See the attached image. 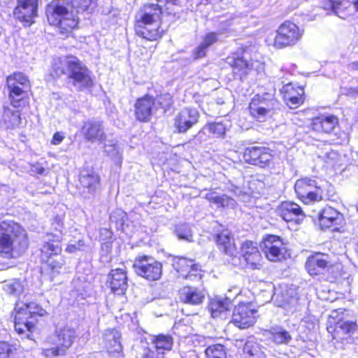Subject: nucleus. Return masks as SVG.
<instances>
[{
    "label": "nucleus",
    "mask_w": 358,
    "mask_h": 358,
    "mask_svg": "<svg viewBox=\"0 0 358 358\" xmlns=\"http://www.w3.org/2000/svg\"><path fill=\"white\" fill-rule=\"evenodd\" d=\"M45 314V310L34 301H17L10 314L14 331L22 339L33 340L38 331V318Z\"/></svg>",
    "instance_id": "f257e3e1"
},
{
    "label": "nucleus",
    "mask_w": 358,
    "mask_h": 358,
    "mask_svg": "<svg viewBox=\"0 0 358 358\" xmlns=\"http://www.w3.org/2000/svg\"><path fill=\"white\" fill-rule=\"evenodd\" d=\"M50 75L54 78L66 76L80 91L93 85L91 71L78 58L72 55L54 58Z\"/></svg>",
    "instance_id": "f03ea898"
},
{
    "label": "nucleus",
    "mask_w": 358,
    "mask_h": 358,
    "mask_svg": "<svg viewBox=\"0 0 358 358\" xmlns=\"http://www.w3.org/2000/svg\"><path fill=\"white\" fill-rule=\"evenodd\" d=\"M28 247V236L24 229L13 221L0 222V257L15 259Z\"/></svg>",
    "instance_id": "7ed1b4c3"
},
{
    "label": "nucleus",
    "mask_w": 358,
    "mask_h": 358,
    "mask_svg": "<svg viewBox=\"0 0 358 358\" xmlns=\"http://www.w3.org/2000/svg\"><path fill=\"white\" fill-rule=\"evenodd\" d=\"M45 240L38 249V259L42 268L52 275L59 273L65 265L62 255L63 238L61 236L47 233Z\"/></svg>",
    "instance_id": "20e7f679"
},
{
    "label": "nucleus",
    "mask_w": 358,
    "mask_h": 358,
    "mask_svg": "<svg viewBox=\"0 0 358 358\" xmlns=\"http://www.w3.org/2000/svg\"><path fill=\"white\" fill-rule=\"evenodd\" d=\"M162 13V7L158 4L145 5L136 15V34L149 41L160 38L163 31L159 29Z\"/></svg>",
    "instance_id": "39448f33"
},
{
    "label": "nucleus",
    "mask_w": 358,
    "mask_h": 358,
    "mask_svg": "<svg viewBox=\"0 0 358 358\" xmlns=\"http://www.w3.org/2000/svg\"><path fill=\"white\" fill-rule=\"evenodd\" d=\"M46 16L49 23L59 27L63 34L71 32L78 23L74 13L59 0H53L47 6Z\"/></svg>",
    "instance_id": "423d86ee"
},
{
    "label": "nucleus",
    "mask_w": 358,
    "mask_h": 358,
    "mask_svg": "<svg viewBox=\"0 0 358 358\" xmlns=\"http://www.w3.org/2000/svg\"><path fill=\"white\" fill-rule=\"evenodd\" d=\"M305 268L310 276H317L327 271L326 280L335 282L342 275L341 269L330 262L329 255L326 253L315 252L310 255L306 261Z\"/></svg>",
    "instance_id": "0eeeda50"
},
{
    "label": "nucleus",
    "mask_w": 358,
    "mask_h": 358,
    "mask_svg": "<svg viewBox=\"0 0 358 358\" xmlns=\"http://www.w3.org/2000/svg\"><path fill=\"white\" fill-rule=\"evenodd\" d=\"M55 336L54 346L42 350V355L46 358L65 356L76 341V332L72 328L64 327L55 331Z\"/></svg>",
    "instance_id": "6e6552de"
},
{
    "label": "nucleus",
    "mask_w": 358,
    "mask_h": 358,
    "mask_svg": "<svg viewBox=\"0 0 358 358\" xmlns=\"http://www.w3.org/2000/svg\"><path fill=\"white\" fill-rule=\"evenodd\" d=\"M132 267L138 276L148 281L159 280L163 274L162 263L150 255H138L134 261Z\"/></svg>",
    "instance_id": "1a4fd4ad"
},
{
    "label": "nucleus",
    "mask_w": 358,
    "mask_h": 358,
    "mask_svg": "<svg viewBox=\"0 0 358 358\" xmlns=\"http://www.w3.org/2000/svg\"><path fill=\"white\" fill-rule=\"evenodd\" d=\"M227 62L232 67L234 73L241 80L248 76L255 77L264 71V64L262 62L258 60L248 62L242 52H237L229 56Z\"/></svg>",
    "instance_id": "9d476101"
},
{
    "label": "nucleus",
    "mask_w": 358,
    "mask_h": 358,
    "mask_svg": "<svg viewBox=\"0 0 358 358\" xmlns=\"http://www.w3.org/2000/svg\"><path fill=\"white\" fill-rule=\"evenodd\" d=\"M259 317L252 302L241 301L234 306L230 323L239 329H247L255 326Z\"/></svg>",
    "instance_id": "9b49d317"
},
{
    "label": "nucleus",
    "mask_w": 358,
    "mask_h": 358,
    "mask_svg": "<svg viewBox=\"0 0 358 358\" xmlns=\"http://www.w3.org/2000/svg\"><path fill=\"white\" fill-rule=\"evenodd\" d=\"M304 29L295 23L285 21L276 30L273 45L277 49L294 46L302 38Z\"/></svg>",
    "instance_id": "f8f14e48"
},
{
    "label": "nucleus",
    "mask_w": 358,
    "mask_h": 358,
    "mask_svg": "<svg viewBox=\"0 0 358 358\" xmlns=\"http://www.w3.org/2000/svg\"><path fill=\"white\" fill-rule=\"evenodd\" d=\"M241 255L238 257V267L251 270H260L262 268L263 257L257 243L245 240L240 245Z\"/></svg>",
    "instance_id": "ddd939ff"
},
{
    "label": "nucleus",
    "mask_w": 358,
    "mask_h": 358,
    "mask_svg": "<svg viewBox=\"0 0 358 358\" xmlns=\"http://www.w3.org/2000/svg\"><path fill=\"white\" fill-rule=\"evenodd\" d=\"M318 224L321 230L331 229L333 232L344 231L345 221L343 215L330 206H324L317 215Z\"/></svg>",
    "instance_id": "4468645a"
},
{
    "label": "nucleus",
    "mask_w": 358,
    "mask_h": 358,
    "mask_svg": "<svg viewBox=\"0 0 358 358\" xmlns=\"http://www.w3.org/2000/svg\"><path fill=\"white\" fill-rule=\"evenodd\" d=\"M7 85L12 106L15 108H20L24 94L30 87L28 78L22 73H14L7 78Z\"/></svg>",
    "instance_id": "2eb2a0df"
},
{
    "label": "nucleus",
    "mask_w": 358,
    "mask_h": 358,
    "mask_svg": "<svg viewBox=\"0 0 358 358\" xmlns=\"http://www.w3.org/2000/svg\"><path fill=\"white\" fill-rule=\"evenodd\" d=\"M261 243L262 250L268 261L277 262L285 259L286 248L280 236L267 234L262 238Z\"/></svg>",
    "instance_id": "dca6fc26"
},
{
    "label": "nucleus",
    "mask_w": 358,
    "mask_h": 358,
    "mask_svg": "<svg viewBox=\"0 0 358 358\" xmlns=\"http://www.w3.org/2000/svg\"><path fill=\"white\" fill-rule=\"evenodd\" d=\"M273 158V151L264 146L248 147L243 153V159L247 163L261 168L269 166Z\"/></svg>",
    "instance_id": "f3484780"
},
{
    "label": "nucleus",
    "mask_w": 358,
    "mask_h": 358,
    "mask_svg": "<svg viewBox=\"0 0 358 358\" xmlns=\"http://www.w3.org/2000/svg\"><path fill=\"white\" fill-rule=\"evenodd\" d=\"M297 198L301 201L308 199L309 201H320L323 199L322 190L317 185L315 180L303 178L296 181L294 185Z\"/></svg>",
    "instance_id": "a211bd4d"
},
{
    "label": "nucleus",
    "mask_w": 358,
    "mask_h": 358,
    "mask_svg": "<svg viewBox=\"0 0 358 358\" xmlns=\"http://www.w3.org/2000/svg\"><path fill=\"white\" fill-rule=\"evenodd\" d=\"M172 265L180 278L189 280L202 278L201 266L193 259L177 257L174 258Z\"/></svg>",
    "instance_id": "6ab92c4d"
},
{
    "label": "nucleus",
    "mask_w": 358,
    "mask_h": 358,
    "mask_svg": "<svg viewBox=\"0 0 358 358\" xmlns=\"http://www.w3.org/2000/svg\"><path fill=\"white\" fill-rule=\"evenodd\" d=\"M122 334L116 328L107 329L103 334L106 352L112 357H122L123 346L121 343Z\"/></svg>",
    "instance_id": "aec40b11"
},
{
    "label": "nucleus",
    "mask_w": 358,
    "mask_h": 358,
    "mask_svg": "<svg viewBox=\"0 0 358 358\" xmlns=\"http://www.w3.org/2000/svg\"><path fill=\"white\" fill-rule=\"evenodd\" d=\"M38 0H17L13 15L18 20L30 25L36 16Z\"/></svg>",
    "instance_id": "412c9836"
},
{
    "label": "nucleus",
    "mask_w": 358,
    "mask_h": 358,
    "mask_svg": "<svg viewBox=\"0 0 358 358\" xmlns=\"http://www.w3.org/2000/svg\"><path fill=\"white\" fill-rule=\"evenodd\" d=\"M199 113L196 108H185L174 118V127L179 133H185L198 122Z\"/></svg>",
    "instance_id": "4be33fe9"
},
{
    "label": "nucleus",
    "mask_w": 358,
    "mask_h": 358,
    "mask_svg": "<svg viewBox=\"0 0 358 358\" xmlns=\"http://www.w3.org/2000/svg\"><path fill=\"white\" fill-rule=\"evenodd\" d=\"M157 108L155 100L152 96L147 94L142 98L138 99L135 103L136 119L141 122H148L154 110Z\"/></svg>",
    "instance_id": "5701e85b"
},
{
    "label": "nucleus",
    "mask_w": 358,
    "mask_h": 358,
    "mask_svg": "<svg viewBox=\"0 0 358 358\" xmlns=\"http://www.w3.org/2000/svg\"><path fill=\"white\" fill-rule=\"evenodd\" d=\"M178 299L183 304L198 306L203 302L205 294L196 287L185 285L178 289Z\"/></svg>",
    "instance_id": "b1692460"
},
{
    "label": "nucleus",
    "mask_w": 358,
    "mask_h": 358,
    "mask_svg": "<svg viewBox=\"0 0 358 358\" xmlns=\"http://www.w3.org/2000/svg\"><path fill=\"white\" fill-rule=\"evenodd\" d=\"M214 241L222 254L231 257H236L237 246L231 233L221 231L214 235Z\"/></svg>",
    "instance_id": "393cba45"
},
{
    "label": "nucleus",
    "mask_w": 358,
    "mask_h": 358,
    "mask_svg": "<svg viewBox=\"0 0 358 358\" xmlns=\"http://www.w3.org/2000/svg\"><path fill=\"white\" fill-rule=\"evenodd\" d=\"M127 271L122 268L112 269L108 276L107 282L114 294H124L127 289Z\"/></svg>",
    "instance_id": "a878e982"
},
{
    "label": "nucleus",
    "mask_w": 358,
    "mask_h": 358,
    "mask_svg": "<svg viewBox=\"0 0 358 358\" xmlns=\"http://www.w3.org/2000/svg\"><path fill=\"white\" fill-rule=\"evenodd\" d=\"M233 300L229 297H213L210 299L208 303V310L213 318L221 317L222 315L228 314L232 307Z\"/></svg>",
    "instance_id": "bb28decb"
},
{
    "label": "nucleus",
    "mask_w": 358,
    "mask_h": 358,
    "mask_svg": "<svg viewBox=\"0 0 358 358\" xmlns=\"http://www.w3.org/2000/svg\"><path fill=\"white\" fill-rule=\"evenodd\" d=\"M338 125V117L332 114L325 113L313 118L312 129L317 132L329 134Z\"/></svg>",
    "instance_id": "cd10ccee"
},
{
    "label": "nucleus",
    "mask_w": 358,
    "mask_h": 358,
    "mask_svg": "<svg viewBox=\"0 0 358 358\" xmlns=\"http://www.w3.org/2000/svg\"><path fill=\"white\" fill-rule=\"evenodd\" d=\"M283 97L290 108H295L303 102L304 90L300 86H295L292 83L285 84L281 89Z\"/></svg>",
    "instance_id": "c85d7f7f"
},
{
    "label": "nucleus",
    "mask_w": 358,
    "mask_h": 358,
    "mask_svg": "<svg viewBox=\"0 0 358 358\" xmlns=\"http://www.w3.org/2000/svg\"><path fill=\"white\" fill-rule=\"evenodd\" d=\"M244 17L238 16L236 14H231L229 17H224L220 20L217 26V35L224 40L231 35L235 29L234 26L239 24L243 20Z\"/></svg>",
    "instance_id": "c756f323"
},
{
    "label": "nucleus",
    "mask_w": 358,
    "mask_h": 358,
    "mask_svg": "<svg viewBox=\"0 0 358 358\" xmlns=\"http://www.w3.org/2000/svg\"><path fill=\"white\" fill-rule=\"evenodd\" d=\"M283 203L279 208V214L285 222L299 223L303 219L305 215L296 203H286L285 206Z\"/></svg>",
    "instance_id": "7c9ffc66"
},
{
    "label": "nucleus",
    "mask_w": 358,
    "mask_h": 358,
    "mask_svg": "<svg viewBox=\"0 0 358 358\" xmlns=\"http://www.w3.org/2000/svg\"><path fill=\"white\" fill-rule=\"evenodd\" d=\"M81 131L88 141H101L105 136L102 124L99 121L89 120L85 122Z\"/></svg>",
    "instance_id": "2f4dec72"
},
{
    "label": "nucleus",
    "mask_w": 358,
    "mask_h": 358,
    "mask_svg": "<svg viewBox=\"0 0 358 358\" xmlns=\"http://www.w3.org/2000/svg\"><path fill=\"white\" fill-rule=\"evenodd\" d=\"M222 39L217 35L215 31H210L206 33L202 37V41L193 51L194 59L202 58L206 56L209 47Z\"/></svg>",
    "instance_id": "473e14b6"
},
{
    "label": "nucleus",
    "mask_w": 358,
    "mask_h": 358,
    "mask_svg": "<svg viewBox=\"0 0 358 358\" xmlns=\"http://www.w3.org/2000/svg\"><path fill=\"white\" fill-rule=\"evenodd\" d=\"M79 180L81 186L89 193L93 194L99 187V176L92 170H83Z\"/></svg>",
    "instance_id": "72a5a7b5"
},
{
    "label": "nucleus",
    "mask_w": 358,
    "mask_h": 358,
    "mask_svg": "<svg viewBox=\"0 0 358 358\" xmlns=\"http://www.w3.org/2000/svg\"><path fill=\"white\" fill-rule=\"evenodd\" d=\"M152 343L154 345L155 350L164 353L172 350L173 338L171 335L159 334L153 337Z\"/></svg>",
    "instance_id": "f704fd0d"
},
{
    "label": "nucleus",
    "mask_w": 358,
    "mask_h": 358,
    "mask_svg": "<svg viewBox=\"0 0 358 358\" xmlns=\"http://www.w3.org/2000/svg\"><path fill=\"white\" fill-rule=\"evenodd\" d=\"M13 108L12 105L3 106V120L7 128H15L20 124V113Z\"/></svg>",
    "instance_id": "c9c22d12"
},
{
    "label": "nucleus",
    "mask_w": 358,
    "mask_h": 358,
    "mask_svg": "<svg viewBox=\"0 0 358 358\" xmlns=\"http://www.w3.org/2000/svg\"><path fill=\"white\" fill-rule=\"evenodd\" d=\"M227 125L223 122H213L206 124L200 133L213 135L214 137H223L226 133Z\"/></svg>",
    "instance_id": "e433bc0d"
},
{
    "label": "nucleus",
    "mask_w": 358,
    "mask_h": 358,
    "mask_svg": "<svg viewBox=\"0 0 358 358\" xmlns=\"http://www.w3.org/2000/svg\"><path fill=\"white\" fill-rule=\"evenodd\" d=\"M104 152L114 160L115 164H121L122 160V150L120 148L119 145H117V141H108V143L105 144Z\"/></svg>",
    "instance_id": "4c0bfd02"
},
{
    "label": "nucleus",
    "mask_w": 358,
    "mask_h": 358,
    "mask_svg": "<svg viewBox=\"0 0 358 358\" xmlns=\"http://www.w3.org/2000/svg\"><path fill=\"white\" fill-rule=\"evenodd\" d=\"M250 115L259 122H264L271 115V113L266 111L265 108L259 107L256 101H251L249 105Z\"/></svg>",
    "instance_id": "58836bf2"
},
{
    "label": "nucleus",
    "mask_w": 358,
    "mask_h": 358,
    "mask_svg": "<svg viewBox=\"0 0 358 358\" xmlns=\"http://www.w3.org/2000/svg\"><path fill=\"white\" fill-rule=\"evenodd\" d=\"M206 358H227V350L224 345L216 343L208 346L205 351Z\"/></svg>",
    "instance_id": "ea45409f"
},
{
    "label": "nucleus",
    "mask_w": 358,
    "mask_h": 358,
    "mask_svg": "<svg viewBox=\"0 0 358 358\" xmlns=\"http://www.w3.org/2000/svg\"><path fill=\"white\" fill-rule=\"evenodd\" d=\"M251 101H256L261 108H265L266 111L272 113L275 105V99L271 94H256Z\"/></svg>",
    "instance_id": "a19ab883"
},
{
    "label": "nucleus",
    "mask_w": 358,
    "mask_h": 358,
    "mask_svg": "<svg viewBox=\"0 0 358 358\" xmlns=\"http://www.w3.org/2000/svg\"><path fill=\"white\" fill-rule=\"evenodd\" d=\"M271 338L276 344H287L292 339L289 333L282 328H275L271 331Z\"/></svg>",
    "instance_id": "79ce46f5"
},
{
    "label": "nucleus",
    "mask_w": 358,
    "mask_h": 358,
    "mask_svg": "<svg viewBox=\"0 0 358 358\" xmlns=\"http://www.w3.org/2000/svg\"><path fill=\"white\" fill-rule=\"evenodd\" d=\"M174 234L179 239L190 241L192 238V231L189 224L179 223L175 226Z\"/></svg>",
    "instance_id": "37998d69"
},
{
    "label": "nucleus",
    "mask_w": 358,
    "mask_h": 358,
    "mask_svg": "<svg viewBox=\"0 0 358 358\" xmlns=\"http://www.w3.org/2000/svg\"><path fill=\"white\" fill-rule=\"evenodd\" d=\"M17 350L15 345L8 341H0V358H14Z\"/></svg>",
    "instance_id": "c03bdc74"
},
{
    "label": "nucleus",
    "mask_w": 358,
    "mask_h": 358,
    "mask_svg": "<svg viewBox=\"0 0 358 358\" xmlns=\"http://www.w3.org/2000/svg\"><path fill=\"white\" fill-rule=\"evenodd\" d=\"M339 328L345 334H353L358 329V324L356 321H343Z\"/></svg>",
    "instance_id": "a18cd8bd"
},
{
    "label": "nucleus",
    "mask_w": 358,
    "mask_h": 358,
    "mask_svg": "<svg viewBox=\"0 0 358 358\" xmlns=\"http://www.w3.org/2000/svg\"><path fill=\"white\" fill-rule=\"evenodd\" d=\"M157 103H156L157 108L161 107L165 110L169 108L172 104V97L170 94L166 93L160 94L157 96Z\"/></svg>",
    "instance_id": "49530a36"
},
{
    "label": "nucleus",
    "mask_w": 358,
    "mask_h": 358,
    "mask_svg": "<svg viewBox=\"0 0 358 358\" xmlns=\"http://www.w3.org/2000/svg\"><path fill=\"white\" fill-rule=\"evenodd\" d=\"M24 290V286L20 280H14L8 285V292L10 294H20Z\"/></svg>",
    "instance_id": "de8ad7c7"
},
{
    "label": "nucleus",
    "mask_w": 358,
    "mask_h": 358,
    "mask_svg": "<svg viewBox=\"0 0 358 358\" xmlns=\"http://www.w3.org/2000/svg\"><path fill=\"white\" fill-rule=\"evenodd\" d=\"M96 1V0H73V5L84 11Z\"/></svg>",
    "instance_id": "09e8293b"
},
{
    "label": "nucleus",
    "mask_w": 358,
    "mask_h": 358,
    "mask_svg": "<svg viewBox=\"0 0 358 358\" xmlns=\"http://www.w3.org/2000/svg\"><path fill=\"white\" fill-rule=\"evenodd\" d=\"M205 198L208 200V201H224V198L221 196L217 192L208 190L204 194Z\"/></svg>",
    "instance_id": "8fccbe9b"
},
{
    "label": "nucleus",
    "mask_w": 358,
    "mask_h": 358,
    "mask_svg": "<svg viewBox=\"0 0 358 358\" xmlns=\"http://www.w3.org/2000/svg\"><path fill=\"white\" fill-rule=\"evenodd\" d=\"M51 227L55 231H62L64 228V219L59 215H56L53 217Z\"/></svg>",
    "instance_id": "3c124183"
},
{
    "label": "nucleus",
    "mask_w": 358,
    "mask_h": 358,
    "mask_svg": "<svg viewBox=\"0 0 358 358\" xmlns=\"http://www.w3.org/2000/svg\"><path fill=\"white\" fill-rule=\"evenodd\" d=\"M257 345L252 342H246L243 347V351L245 353L253 356L256 353Z\"/></svg>",
    "instance_id": "603ef678"
},
{
    "label": "nucleus",
    "mask_w": 358,
    "mask_h": 358,
    "mask_svg": "<svg viewBox=\"0 0 358 358\" xmlns=\"http://www.w3.org/2000/svg\"><path fill=\"white\" fill-rule=\"evenodd\" d=\"M84 245V242L82 240H79L76 244H69L66 247V252L68 253H74L80 250V247Z\"/></svg>",
    "instance_id": "864d4df0"
},
{
    "label": "nucleus",
    "mask_w": 358,
    "mask_h": 358,
    "mask_svg": "<svg viewBox=\"0 0 358 358\" xmlns=\"http://www.w3.org/2000/svg\"><path fill=\"white\" fill-rule=\"evenodd\" d=\"M64 138V136L62 133L61 132H56L52 137V139L51 141V143L52 145H59L60 144L63 139Z\"/></svg>",
    "instance_id": "5fc2aeb1"
},
{
    "label": "nucleus",
    "mask_w": 358,
    "mask_h": 358,
    "mask_svg": "<svg viewBox=\"0 0 358 358\" xmlns=\"http://www.w3.org/2000/svg\"><path fill=\"white\" fill-rule=\"evenodd\" d=\"M296 66L294 64L284 65L281 68L282 73L285 72L289 74L292 73V71H295Z\"/></svg>",
    "instance_id": "6e6d98bb"
},
{
    "label": "nucleus",
    "mask_w": 358,
    "mask_h": 358,
    "mask_svg": "<svg viewBox=\"0 0 358 358\" xmlns=\"http://www.w3.org/2000/svg\"><path fill=\"white\" fill-rule=\"evenodd\" d=\"M141 358H166L164 356L161 357H157L155 356V353L153 350L148 348L146 352L142 355Z\"/></svg>",
    "instance_id": "4d7b16f0"
},
{
    "label": "nucleus",
    "mask_w": 358,
    "mask_h": 358,
    "mask_svg": "<svg viewBox=\"0 0 358 358\" xmlns=\"http://www.w3.org/2000/svg\"><path fill=\"white\" fill-rule=\"evenodd\" d=\"M348 68L351 71H358V60L349 64Z\"/></svg>",
    "instance_id": "13d9d810"
},
{
    "label": "nucleus",
    "mask_w": 358,
    "mask_h": 358,
    "mask_svg": "<svg viewBox=\"0 0 358 358\" xmlns=\"http://www.w3.org/2000/svg\"><path fill=\"white\" fill-rule=\"evenodd\" d=\"M158 2H166L167 3H171L173 5H178L180 0H157Z\"/></svg>",
    "instance_id": "bf43d9fd"
},
{
    "label": "nucleus",
    "mask_w": 358,
    "mask_h": 358,
    "mask_svg": "<svg viewBox=\"0 0 358 358\" xmlns=\"http://www.w3.org/2000/svg\"><path fill=\"white\" fill-rule=\"evenodd\" d=\"M354 7L357 11H358V0H355L353 2Z\"/></svg>",
    "instance_id": "052dcab7"
},
{
    "label": "nucleus",
    "mask_w": 358,
    "mask_h": 358,
    "mask_svg": "<svg viewBox=\"0 0 358 358\" xmlns=\"http://www.w3.org/2000/svg\"><path fill=\"white\" fill-rule=\"evenodd\" d=\"M350 90L352 91V92H349V94H358V89H350Z\"/></svg>",
    "instance_id": "680f3d73"
},
{
    "label": "nucleus",
    "mask_w": 358,
    "mask_h": 358,
    "mask_svg": "<svg viewBox=\"0 0 358 358\" xmlns=\"http://www.w3.org/2000/svg\"><path fill=\"white\" fill-rule=\"evenodd\" d=\"M331 6H332V10H333L334 12H336V11H335L336 8L334 7V4H333V3H331Z\"/></svg>",
    "instance_id": "e2e57ef3"
}]
</instances>
